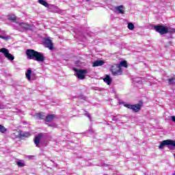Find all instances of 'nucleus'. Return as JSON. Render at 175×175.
Returning a JSON list of instances; mask_svg holds the SVG:
<instances>
[{"instance_id":"ddd939ff","label":"nucleus","mask_w":175,"mask_h":175,"mask_svg":"<svg viewBox=\"0 0 175 175\" xmlns=\"http://www.w3.org/2000/svg\"><path fill=\"white\" fill-rule=\"evenodd\" d=\"M18 136L21 139H23V137H29V136H31V134L29 133H23V131H20L18 133Z\"/></svg>"},{"instance_id":"393cba45","label":"nucleus","mask_w":175,"mask_h":175,"mask_svg":"<svg viewBox=\"0 0 175 175\" xmlns=\"http://www.w3.org/2000/svg\"><path fill=\"white\" fill-rule=\"evenodd\" d=\"M0 39H2V36L0 35Z\"/></svg>"},{"instance_id":"20e7f679","label":"nucleus","mask_w":175,"mask_h":175,"mask_svg":"<svg viewBox=\"0 0 175 175\" xmlns=\"http://www.w3.org/2000/svg\"><path fill=\"white\" fill-rule=\"evenodd\" d=\"M72 70H74V72H76L75 76L79 80H84V79H85V75H87L86 69H77L76 68H74Z\"/></svg>"},{"instance_id":"f3484780","label":"nucleus","mask_w":175,"mask_h":175,"mask_svg":"<svg viewBox=\"0 0 175 175\" xmlns=\"http://www.w3.org/2000/svg\"><path fill=\"white\" fill-rule=\"evenodd\" d=\"M38 3L40 5H42V6H45V8H49V3H47L46 1L44 0H38Z\"/></svg>"},{"instance_id":"f257e3e1","label":"nucleus","mask_w":175,"mask_h":175,"mask_svg":"<svg viewBox=\"0 0 175 175\" xmlns=\"http://www.w3.org/2000/svg\"><path fill=\"white\" fill-rule=\"evenodd\" d=\"M26 55L27 59H33L38 62H44V61H46V57H44L43 53L33 49H27L26 51Z\"/></svg>"},{"instance_id":"f03ea898","label":"nucleus","mask_w":175,"mask_h":175,"mask_svg":"<svg viewBox=\"0 0 175 175\" xmlns=\"http://www.w3.org/2000/svg\"><path fill=\"white\" fill-rule=\"evenodd\" d=\"M110 72L113 76H121L122 75V68L120 64H113L111 66Z\"/></svg>"},{"instance_id":"9b49d317","label":"nucleus","mask_w":175,"mask_h":175,"mask_svg":"<svg viewBox=\"0 0 175 175\" xmlns=\"http://www.w3.org/2000/svg\"><path fill=\"white\" fill-rule=\"evenodd\" d=\"M116 9L120 14H124V13H125V8H124V5H119L116 7Z\"/></svg>"},{"instance_id":"39448f33","label":"nucleus","mask_w":175,"mask_h":175,"mask_svg":"<svg viewBox=\"0 0 175 175\" xmlns=\"http://www.w3.org/2000/svg\"><path fill=\"white\" fill-rule=\"evenodd\" d=\"M154 29L160 35H166V33H169V28H167V27L166 26H163L161 25H155L154 27Z\"/></svg>"},{"instance_id":"0eeeda50","label":"nucleus","mask_w":175,"mask_h":175,"mask_svg":"<svg viewBox=\"0 0 175 175\" xmlns=\"http://www.w3.org/2000/svg\"><path fill=\"white\" fill-rule=\"evenodd\" d=\"M44 44L45 47H47L49 50L54 49V44H53V41H51L49 38H46L44 42Z\"/></svg>"},{"instance_id":"2eb2a0df","label":"nucleus","mask_w":175,"mask_h":175,"mask_svg":"<svg viewBox=\"0 0 175 175\" xmlns=\"http://www.w3.org/2000/svg\"><path fill=\"white\" fill-rule=\"evenodd\" d=\"M105 83H107L108 85H110L111 83V78H110L109 75H106L105 78L103 79Z\"/></svg>"},{"instance_id":"6e6552de","label":"nucleus","mask_w":175,"mask_h":175,"mask_svg":"<svg viewBox=\"0 0 175 175\" xmlns=\"http://www.w3.org/2000/svg\"><path fill=\"white\" fill-rule=\"evenodd\" d=\"M42 137H43V133H40L34 137V144L37 147H40L39 145L40 144V140H42Z\"/></svg>"},{"instance_id":"f8f14e48","label":"nucleus","mask_w":175,"mask_h":175,"mask_svg":"<svg viewBox=\"0 0 175 175\" xmlns=\"http://www.w3.org/2000/svg\"><path fill=\"white\" fill-rule=\"evenodd\" d=\"M54 118H55V115L54 114H49L46 116L45 121L46 122H51V121L53 120H54Z\"/></svg>"},{"instance_id":"4be33fe9","label":"nucleus","mask_w":175,"mask_h":175,"mask_svg":"<svg viewBox=\"0 0 175 175\" xmlns=\"http://www.w3.org/2000/svg\"><path fill=\"white\" fill-rule=\"evenodd\" d=\"M16 164L19 167H24L25 166V164L21 161H16Z\"/></svg>"},{"instance_id":"412c9836","label":"nucleus","mask_w":175,"mask_h":175,"mask_svg":"<svg viewBox=\"0 0 175 175\" xmlns=\"http://www.w3.org/2000/svg\"><path fill=\"white\" fill-rule=\"evenodd\" d=\"M120 66H123L124 68H128V64L126 61H122L119 64Z\"/></svg>"},{"instance_id":"dca6fc26","label":"nucleus","mask_w":175,"mask_h":175,"mask_svg":"<svg viewBox=\"0 0 175 175\" xmlns=\"http://www.w3.org/2000/svg\"><path fill=\"white\" fill-rule=\"evenodd\" d=\"M8 20H10V21H12L13 23H16L17 18L16 17V15L10 14L8 15Z\"/></svg>"},{"instance_id":"1a4fd4ad","label":"nucleus","mask_w":175,"mask_h":175,"mask_svg":"<svg viewBox=\"0 0 175 175\" xmlns=\"http://www.w3.org/2000/svg\"><path fill=\"white\" fill-rule=\"evenodd\" d=\"M19 25L23 31H29L32 29V25L28 24V23H19Z\"/></svg>"},{"instance_id":"7ed1b4c3","label":"nucleus","mask_w":175,"mask_h":175,"mask_svg":"<svg viewBox=\"0 0 175 175\" xmlns=\"http://www.w3.org/2000/svg\"><path fill=\"white\" fill-rule=\"evenodd\" d=\"M124 107L132 110L134 113H139L142 110V107H143V103L140 101L138 104L135 105L125 104Z\"/></svg>"},{"instance_id":"5701e85b","label":"nucleus","mask_w":175,"mask_h":175,"mask_svg":"<svg viewBox=\"0 0 175 175\" xmlns=\"http://www.w3.org/2000/svg\"><path fill=\"white\" fill-rule=\"evenodd\" d=\"M175 78L172 77L168 80L170 84H173V81H174Z\"/></svg>"},{"instance_id":"4468645a","label":"nucleus","mask_w":175,"mask_h":175,"mask_svg":"<svg viewBox=\"0 0 175 175\" xmlns=\"http://www.w3.org/2000/svg\"><path fill=\"white\" fill-rule=\"evenodd\" d=\"M34 116L36 117V118H38V120H44V118H46V116H44L42 113H36L34 115Z\"/></svg>"},{"instance_id":"aec40b11","label":"nucleus","mask_w":175,"mask_h":175,"mask_svg":"<svg viewBox=\"0 0 175 175\" xmlns=\"http://www.w3.org/2000/svg\"><path fill=\"white\" fill-rule=\"evenodd\" d=\"M128 28L131 31H133V29H135V25H133V23H128Z\"/></svg>"},{"instance_id":"6ab92c4d","label":"nucleus","mask_w":175,"mask_h":175,"mask_svg":"<svg viewBox=\"0 0 175 175\" xmlns=\"http://www.w3.org/2000/svg\"><path fill=\"white\" fill-rule=\"evenodd\" d=\"M8 132V129H5L2 124H0V133H6Z\"/></svg>"},{"instance_id":"a211bd4d","label":"nucleus","mask_w":175,"mask_h":175,"mask_svg":"<svg viewBox=\"0 0 175 175\" xmlns=\"http://www.w3.org/2000/svg\"><path fill=\"white\" fill-rule=\"evenodd\" d=\"M31 75H32V70L28 69L25 74V76L29 80H31Z\"/></svg>"},{"instance_id":"a878e982","label":"nucleus","mask_w":175,"mask_h":175,"mask_svg":"<svg viewBox=\"0 0 175 175\" xmlns=\"http://www.w3.org/2000/svg\"><path fill=\"white\" fill-rule=\"evenodd\" d=\"M173 175H175V172H174V173L173 174Z\"/></svg>"},{"instance_id":"b1692460","label":"nucleus","mask_w":175,"mask_h":175,"mask_svg":"<svg viewBox=\"0 0 175 175\" xmlns=\"http://www.w3.org/2000/svg\"><path fill=\"white\" fill-rule=\"evenodd\" d=\"M1 39H3L4 40H9V37L2 36Z\"/></svg>"},{"instance_id":"423d86ee","label":"nucleus","mask_w":175,"mask_h":175,"mask_svg":"<svg viewBox=\"0 0 175 175\" xmlns=\"http://www.w3.org/2000/svg\"><path fill=\"white\" fill-rule=\"evenodd\" d=\"M0 53H3V54H4V56L5 57V58H7L8 59H10V61H13L14 59V56H13V55L10 54L9 53V50H8L5 48L1 49Z\"/></svg>"},{"instance_id":"9d476101","label":"nucleus","mask_w":175,"mask_h":175,"mask_svg":"<svg viewBox=\"0 0 175 175\" xmlns=\"http://www.w3.org/2000/svg\"><path fill=\"white\" fill-rule=\"evenodd\" d=\"M105 65V61L103 60H96L92 63L93 68H96V66H102Z\"/></svg>"}]
</instances>
